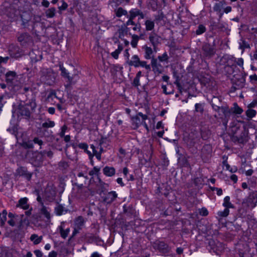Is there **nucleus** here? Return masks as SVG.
<instances>
[{"label":"nucleus","instance_id":"obj_62","mask_svg":"<svg viewBox=\"0 0 257 257\" xmlns=\"http://www.w3.org/2000/svg\"><path fill=\"white\" fill-rule=\"evenodd\" d=\"M90 257H101V254L97 251L93 252L90 255Z\"/></svg>","mask_w":257,"mask_h":257},{"label":"nucleus","instance_id":"obj_29","mask_svg":"<svg viewBox=\"0 0 257 257\" xmlns=\"http://www.w3.org/2000/svg\"><path fill=\"white\" fill-rule=\"evenodd\" d=\"M139 117L140 116L137 114L136 115L131 118L132 124L137 128L139 127L142 124V122Z\"/></svg>","mask_w":257,"mask_h":257},{"label":"nucleus","instance_id":"obj_6","mask_svg":"<svg viewBox=\"0 0 257 257\" xmlns=\"http://www.w3.org/2000/svg\"><path fill=\"white\" fill-rule=\"evenodd\" d=\"M17 39L23 47H27L33 43L32 37L27 32L20 33L18 35Z\"/></svg>","mask_w":257,"mask_h":257},{"label":"nucleus","instance_id":"obj_38","mask_svg":"<svg viewBox=\"0 0 257 257\" xmlns=\"http://www.w3.org/2000/svg\"><path fill=\"white\" fill-rule=\"evenodd\" d=\"M169 58V57L167 52H164L161 56H159L158 57V59H159V61L161 62H165L168 63Z\"/></svg>","mask_w":257,"mask_h":257},{"label":"nucleus","instance_id":"obj_21","mask_svg":"<svg viewBox=\"0 0 257 257\" xmlns=\"http://www.w3.org/2000/svg\"><path fill=\"white\" fill-rule=\"evenodd\" d=\"M85 221L83 217L81 216H79L77 217L74 222L75 227L78 228V229H81L84 225Z\"/></svg>","mask_w":257,"mask_h":257},{"label":"nucleus","instance_id":"obj_7","mask_svg":"<svg viewBox=\"0 0 257 257\" xmlns=\"http://www.w3.org/2000/svg\"><path fill=\"white\" fill-rule=\"evenodd\" d=\"M149 41L153 47L154 52H157V47L161 43V38L156 33L152 32L149 34Z\"/></svg>","mask_w":257,"mask_h":257},{"label":"nucleus","instance_id":"obj_42","mask_svg":"<svg viewBox=\"0 0 257 257\" xmlns=\"http://www.w3.org/2000/svg\"><path fill=\"white\" fill-rule=\"evenodd\" d=\"M139 39H138V35H133L132 36V40L131 44L133 48H136L138 45Z\"/></svg>","mask_w":257,"mask_h":257},{"label":"nucleus","instance_id":"obj_37","mask_svg":"<svg viewBox=\"0 0 257 257\" xmlns=\"http://www.w3.org/2000/svg\"><path fill=\"white\" fill-rule=\"evenodd\" d=\"M55 13H56L55 8H51L46 11V17L48 18H52L55 16Z\"/></svg>","mask_w":257,"mask_h":257},{"label":"nucleus","instance_id":"obj_50","mask_svg":"<svg viewBox=\"0 0 257 257\" xmlns=\"http://www.w3.org/2000/svg\"><path fill=\"white\" fill-rule=\"evenodd\" d=\"M234 62L236 63V64L242 67L243 65V59L242 58H238L237 59L234 58Z\"/></svg>","mask_w":257,"mask_h":257},{"label":"nucleus","instance_id":"obj_49","mask_svg":"<svg viewBox=\"0 0 257 257\" xmlns=\"http://www.w3.org/2000/svg\"><path fill=\"white\" fill-rule=\"evenodd\" d=\"M32 141L33 142V144H38L40 147L43 144V142L42 141V140L38 137L34 138V139L32 140Z\"/></svg>","mask_w":257,"mask_h":257},{"label":"nucleus","instance_id":"obj_56","mask_svg":"<svg viewBox=\"0 0 257 257\" xmlns=\"http://www.w3.org/2000/svg\"><path fill=\"white\" fill-rule=\"evenodd\" d=\"M120 53L116 49L113 52L111 53V55L113 58L117 59L118 58V55Z\"/></svg>","mask_w":257,"mask_h":257},{"label":"nucleus","instance_id":"obj_54","mask_svg":"<svg viewBox=\"0 0 257 257\" xmlns=\"http://www.w3.org/2000/svg\"><path fill=\"white\" fill-rule=\"evenodd\" d=\"M77 177L80 179L81 178H83V182L86 183V181L88 180V177L87 176H84V174L82 172H80L77 175Z\"/></svg>","mask_w":257,"mask_h":257},{"label":"nucleus","instance_id":"obj_47","mask_svg":"<svg viewBox=\"0 0 257 257\" xmlns=\"http://www.w3.org/2000/svg\"><path fill=\"white\" fill-rule=\"evenodd\" d=\"M195 108L196 112L202 113L204 111L203 106L201 103H196L195 105Z\"/></svg>","mask_w":257,"mask_h":257},{"label":"nucleus","instance_id":"obj_24","mask_svg":"<svg viewBox=\"0 0 257 257\" xmlns=\"http://www.w3.org/2000/svg\"><path fill=\"white\" fill-rule=\"evenodd\" d=\"M230 110H231V114H241L243 111V109L236 102L233 103V106L230 108Z\"/></svg>","mask_w":257,"mask_h":257},{"label":"nucleus","instance_id":"obj_18","mask_svg":"<svg viewBox=\"0 0 257 257\" xmlns=\"http://www.w3.org/2000/svg\"><path fill=\"white\" fill-rule=\"evenodd\" d=\"M40 211L47 219H49L51 218V209L50 208L45 206L43 203H41V208H40Z\"/></svg>","mask_w":257,"mask_h":257},{"label":"nucleus","instance_id":"obj_26","mask_svg":"<svg viewBox=\"0 0 257 257\" xmlns=\"http://www.w3.org/2000/svg\"><path fill=\"white\" fill-rule=\"evenodd\" d=\"M217 101H218L219 102H220V101H221L220 98L218 97L213 96V97L211 100V102L210 103L213 109L216 112H217L220 109V107H221V106L217 105L214 103V102H216Z\"/></svg>","mask_w":257,"mask_h":257},{"label":"nucleus","instance_id":"obj_61","mask_svg":"<svg viewBox=\"0 0 257 257\" xmlns=\"http://www.w3.org/2000/svg\"><path fill=\"white\" fill-rule=\"evenodd\" d=\"M48 112L51 114H54L55 112V108L53 107H50L48 108Z\"/></svg>","mask_w":257,"mask_h":257},{"label":"nucleus","instance_id":"obj_44","mask_svg":"<svg viewBox=\"0 0 257 257\" xmlns=\"http://www.w3.org/2000/svg\"><path fill=\"white\" fill-rule=\"evenodd\" d=\"M127 14L126 11L123 10L121 8H119L116 13V15L117 17H120L122 15H125Z\"/></svg>","mask_w":257,"mask_h":257},{"label":"nucleus","instance_id":"obj_60","mask_svg":"<svg viewBox=\"0 0 257 257\" xmlns=\"http://www.w3.org/2000/svg\"><path fill=\"white\" fill-rule=\"evenodd\" d=\"M230 179L234 183H236L237 181L238 178L237 176L235 174H232L230 176Z\"/></svg>","mask_w":257,"mask_h":257},{"label":"nucleus","instance_id":"obj_9","mask_svg":"<svg viewBox=\"0 0 257 257\" xmlns=\"http://www.w3.org/2000/svg\"><path fill=\"white\" fill-rule=\"evenodd\" d=\"M202 50L203 55L208 58L212 57L216 53L214 47L209 43L203 45Z\"/></svg>","mask_w":257,"mask_h":257},{"label":"nucleus","instance_id":"obj_16","mask_svg":"<svg viewBox=\"0 0 257 257\" xmlns=\"http://www.w3.org/2000/svg\"><path fill=\"white\" fill-rule=\"evenodd\" d=\"M142 49L144 51V57L146 59H151L154 58V49L153 48H151L147 46V45H144Z\"/></svg>","mask_w":257,"mask_h":257},{"label":"nucleus","instance_id":"obj_19","mask_svg":"<svg viewBox=\"0 0 257 257\" xmlns=\"http://www.w3.org/2000/svg\"><path fill=\"white\" fill-rule=\"evenodd\" d=\"M145 30L146 31H152L155 28V20L150 19H147L145 21Z\"/></svg>","mask_w":257,"mask_h":257},{"label":"nucleus","instance_id":"obj_40","mask_svg":"<svg viewBox=\"0 0 257 257\" xmlns=\"http://www.w3.org/2000/svg\"><path fill=\"white\" fill-rule=\"evenodd\" d=\"M229 213V210L225 208L223 211H219L217 212V215L220 217H226Z\"/></svg>","mask_w":257,"mask_h":257},{"label":"nucleus","instance_id":"obj_33","mask_svg":"<svg viewBox=\"0 0 257 257\" xmlns=\"http://www.w3.org/2000/svg\"><path fill=\"white\" fill-rule=\"evenodd\" d=\"M128 32V28H127L126 25L122 26L118 30L119 38H121L125 35L127 34Z\"/></svg>","mask_w":257,"mask_h":257},{"label":"nucleus","instance_id":"obj_10","mask_svg":"<svg viewBox=\"0 0 257 257\" xmlns=\"http://www.w3.org/2000/svg\"><path fill=\"white\" fill-rule=\"evenodd\" d=\"M16 176L23 177L29 181L31 180L32 173L28 172L26 168L20 167L16 171Z\"/></svg>","mask_w":257,"mask_h":257},{"label":"nucleus","instance_id":"obj_3","mask_svg":"<svg viewBox=\"0 0 257 257\" xmlns=\"http://www.w3.org/2000/svg\"><path fill=\"white\" fill-rule=\"evenodd\" d=\"M217 113L222 119L223 124L226 126L231 115V110L227 106H222Z\"/></svg>","mask_w":257,"mask_h":257},{"label":"nucleus","instance_id":"obj_1","mask_svg":"<svg viewBox=\"0 0 257 257\" xmlns=\"http://www.w3.org/2000/svg\"><path fill=\"white\" fill-rule=\"evenodd\" d=\"M127 64L130 66H134L136 68L141 67L145 68L147 70H151V66L147 64L145 61H141L140 58L137 55H133L131 59L127 60Z\"/></svg>","mask_w":257,"mask_h":257},{"label":"nucleus","instance_id":"obj_25","mask_svg":"<svg viewBox=\"0 0 257 257\" xmlns=\"http://www.w3.org/2000/svg\"><path fill=\"white\" fill-rule=\"evenodd\" d=\"M60 233L61 236L65 239L67 236L70 232V228H67L66 229H64V225L61 224L60 226H59Z\"/></svg>","mask_w":257,"mask_h":257},{"label":"nucleus","instance_id":"obj_20","mask_svg":"<svg viewBox=\"0 0 257 257\" xmlns=\"http://www.w3.org/2000/svg\"><path fill=\"white\" fill-rule=\"evenodd\" d=\"M103 174L108 177H112L115 173V169L113 167L105 166L103 169Z\"/></svg>","mask_w":257,"mask_h":257},{"label":"nucleus","instance_id":"obj_34","mask_svg":"<svg viewBox=\"0 0 257 257\" xmlns=\"http://www.w3.org/2000/svg\"><path fill=\"white\" fill-rule=\"evenodd\" d=\"M8 214L6 210H3L2 213H0V224L2 226L5 225L7 220V215Z\"/></svg>","mask_w":257,"mask_h":257},{"label":"nucleus","instance_id":"obj_45","mask_svg":"<svg viewBox=\"0 0 257 257\" xmlns=\"http://www.w3.org/2000/svg\"><path fill=\"white\" fill-rule=\"evenodd\" d=\"M23 146L25 148L32 149L34 147V144L32 140H29L23 143Z\"/></svg>","mask_w":257,"mask_h":257},{"label":"nucleus","instance_id":"obj_32","mask_svg":"<svg viewBox=\"0 0 257 257\" xmlns=\"http://www.w3.org/2000/svg\"><path fill=\"white\" fill-rule=\"evenodd\" d=\"M55 125V122L51 120L49 118H48L45 122H43L41 125L42 127L44 128L53 127Z\"/></svg>","mask_w":257,"mask_h":257},{"label":"nucleus","instance_id":"obj_46","mask_svg":"<svg viewBox=\"0 0 257 257\" xmlns=\"http://www.w3.org/2000/svg\"><path fill=\"white\" fill-rule=\"evenodd\" d=\"M199 214L202 216H206L208 215V211L205 207H202L199 209Z\"/></svg>","mask_w":257,"mask_h":257},{"label":"nucleus","instance_id":"obj_39","mask_svg":"<svg viewBox=\"0 0 257 257\" xmlns=\"http://www.w3.org/2000/svg\"><path fill=\"white\" fill-rule=\"evenodd\" d=\"M90 148H91V149L92 150V152H93V155H95L96 159L98 160V161H100L101 160V152H98L96 149H95V146L93 145H91L90 146Z\"/></svg>","mask_w":257,"mask_h":257},{"label":"nucleus","instance_id":"obj_27","mask_svg":"<svg viewBox=\"0 0 257 257\" xmlns=\"http://www.w3.org/2000/svg\"><path fill=\"white\" fill-rule=\"evenodd\" d=\"M141 10L138 9H132L129 12V19L128 20L133 21L134 19L137 16H138L140 14Z\"/></svg>","mask_w":257,"mask_h":257},{"label":"nucleus","instance_id":"obj_58","mask_svg":"<svg viewBox=\"0 0 257 257\" xmlns=\"http://www.w3.org/2000/svg\"><path fill=\"white\" fill-rule=\"evenodd\" d=\"M68 7V5L66 3L63 2L62 5L59 7L60 10L64 11Z\"/></svg>","mask_w":257,"mask_h":257},{"label":"nucleus","instance_id":"obj_51","mask_svg":"<svg viewBox=\"0 0 257 257\" xmlns=\"http://www.w3.org/2000/svg\"><path fill=\"white\" fill-rule=\"evenodd\" d=\"M78 147L79 148L84 150V151H87L88 148V145L85 143H82L78 144Z\"/></svg>","mask_w":257,"mask_h":257},{"label":"nucleus","instance_id":"obj_15","mask_svg":"<svg viewBox=\"0 0 257 257\" xmlns=\"http://www.w3.org/2000/svg\"><path fill=\"white\" fill-rule=\"evenodd\" d=\"M17 77V73L14 71H8L5 74L6 81L8 84H13Z\"/></svg>","mask_w":257,"mask_h":257},{"label":"nucleus","instance_id":"obj_28","mask_svg":"<svg viewBox=\"0 0 257 257\" xmlns=\"http://www.w3.org/2000/svg\"><path fill=\"white\" fill-rule=\"evenodd\" d=\"M67 211L66 208L62 204H59L55 208V212L57 215H61L67 212Z\"/></svg>","mask_w":257,"mask_h":257},{"label":"nucleus","instance_id":"obj_22","mask_svg":"<svg viewBox=\"0 0 257 257\" xmlns=\"http://www.w3.org/2000/svg\"><path fill=\"white\" fill-rule=\"evenodd\" d=\"M225 5H226L225 1L224 0L221 1L215 4L213 8V10L216 12H221Z\"/></svg>","mask_w":257,"mask_h":257},{"label":"nucleus","instance_id":"obj_12","mask_svg":"<svg viewBox=\"0 0 257 257\" xmlns=\"http://www.w3.org/2000/svg\"><path fill=\"white\" fill-rule=\"evenodd\" d=\"M44 160L43 155L41 153L36 152L33 154L32 163L35 166H40Z\"/></svg>","mask_w":257,"mask_h":257},{"label":"nucleus","instance_id":"obj_5","mask_svg":"<svg viewBox=\"0 0 257 257\" xmlns=\"http://www.w3.org/2000/svg\"><path fill=\"white\" fill-rule=\"evenodd\" d=\"M37 104L35 99H31L21 108L22 115L29 116L31 111L35 110Z\"/></svg>","mask_w":257,"mask_h":257},{"label":"nucleus","instance_id":"obj_35","mask_svg":"<svg viewBox=\"0 0 257 257\" xmlns=\"http://www.w3.org/2000/svg\"><path fill=\"white\" fill-rule=\"evenodd\" d=\"M124 213L128 216H131L134 213V210L132 207H127L125 205L123 206Z\"/></svg>","mask_w":257,"mask_h":257},{"label":"nucleus","instance_id":"obj_48","mask_svg":"<svg viewBox=\"0 0 257 257\" xmlns=\"http://www.w3.org/2000/svg\"><path fill=\"white\" fill-rule=\"evenodd\" d=\"M100 168L97 167H94L92 170L89 172V175L90 176H93L94 175L97 174V173L99 172Z\"/></svg>","mask_w":257,"mask_h":257},{"label":"nucleus","instance_id":"obj_17","mask_svg":"<svg viewBox=\"0 0 257 257\" xmlns=\"http://www.w3.org/2000/svg\"><path fill=\"white\" fill-rule=\"evenodd\" d=\"M60 67V70L61 71V74L62 76L63 77L67 79L68 82L69 84H71L72 80L73 78L71 77L69 75V73L68 72V71L64 68L63 66V65L60 64L59 65Z\"/></svg>","mask_w":257,"mask_h":257},{"label":"nucleus","instance_id":"obj_14","mask_svg":"<svg viewBox=\"0 0 257 257\" xmlns=\"http://www.w3.org/2000/svg\"><path fill=\"white\" fill-rule=\"evenodd\" d=\"M126 25L128 28V31L133 30L134 32H140L141 30V25L138 23H136L134 21L128 20L126 22Z\"/></svg>","mask_w":257,"mask_h":257},{"label":"nucleus","instance_id":"obj_23","mask_svg":"<svg viewBox=\"0 0 257 257\" xmlns=\"http://www.w3.org/2000/svg\"><path fill=\"white\" fill-rule=\"evenodd\" d=\"M210 27L212 30H222L225 27L223 24L219 22V19L218 22H212L211 23Z\"/></svg>","mask_w":257,"mask_h":257},{"label":"nucleus","instance_id":"obj_36","mask_svg":"<svg viewBox=\"0 0 257 257\" xmlns=\"http://www.w3.org/2000/svg\"><path fill=\"white\" fill-rule=\"evenodd\" d=\"M246 116L249 118L251 119L254 117L256 114V111L252 109H248L245 111Z\"/></svg>","mask_w":257,"mask_h":257},{"label":"nucleus","instance_id":"obj_52","mask_svg":"<svg viewBox=\"0 0 257 257\" xmlns=\"http://www.w3.org/2000/svg\"><path fill=\"white\" fill-rule=\"evenodd\" d=\"M67 128V127L65 125H64L61 127V131L60 133H59V136L61 138H63V137H64L65 133V132H66Z\"/></svg>","mask_w":257,"mask_h":257},{"label":"nucleus","instance_id":"obj_53","mask_svg":"<svg viewBox=\"0 0 257 257\" xmlns=\"http://www.w3.org/2000/svg\"><path fill=\"white\" fill-rule=\"evenodd\" d=\"M140 78H139L138 77H135V78L134 79L133 82V84L134 86L138 87L139 86H140L141 85V84L140 83Z\"/></svg>","mask_w":257,"mask_h":257},{"label":"nucleus","instance_id":"obj_57","mask_svg":"<svg viewBox=\"0 0 257 257\" xmlns=\"http://www.w3.org/2000/svg\"><path fill=\"white\" fill-rule=\"evenodd\" d=\"M138 115L141 116L143 119V121H145L146 120H147L148 118V117L147 115L144 114L142 112H139L138 113Z\"/></svg>","mask_w":257,"mask_h":257},{"label":"nucleus","instance_id":"obj_64","mask_svg":"<svg viewBox=\"0 0 257 257\" xmlns=\"http://www.w3.org/2000/svg\"><path fill=\"white\" fill-rule=\"evenodd\" d=\"M57 255V253L55 251H52L49 252L48 256L49 257H56Z\"/></svg>","mask_w":257,"mask_h":257},{"label":"nucleus","instance_id":"obj_4","mask_svg":"<svg viewBox=\"0 0 257 257\" xmlns=\"http://www.w3.org/2000/svg\"><path fill=\"white\" fill-rule=\"evenodd\" d=\"M29 199L27 197H23L20 198L18 203L16 204V207L23 209L26 210L25 212L27 216H30L32 214L33 208L30 207V204L28 203Z\"/></svg>","mask_w":257,"mask_h":257},{"label":"nucleus","instance_id":"obj_2","mask_svg":"<svg viewBox=\"0 0 257 257\" xmlns=\"http://www.w3.org/2000/svg\"><path fill=\"white\" fill-rule=\"evenodd\" d=\"M101 198L103 202L106 204H110L116 200L117 194L114 191H101L100 194Z\"/></svg>","mask_w":257,"mask_h":257},{"label":"nucleus","instance_id":"obj_63","mask_svg":"<svg viewBox=\"0 0 257 257\" xmlns=\"http://www.w3.org/2000/svg\"><path fill=\"white\" fill-rule=\"evenodd\" d=\"M251 59L253 60H257V50L254 51L252 55H251Z\"/></svg>","mask_w":257,"mask_h":257},{"label":"nucleus","instance_id":"obj_30","mask_svg":"<svg viewBox=\"0 0 257 257\" xmlns=\"http://www.w3.org/2000/svg\"><path fill=\"white\" fill-rule=\"evenodd\" d=\"M43 239L42 236H39L36 234H33L31 235L30 240L33 242V243L35 245L40 243Z\"/></svg>","mask_w":257,"mask_h":257},{"label":"nucleus","instance_id":"obj_8","mask_svg":"<svg viewBox=\"0 0 257 257\" xmlns=\"http://www.w3.org/2000/svg\"><path fill=\"white\" fill-rule=\"evenodd\" d=\"M43 79L48 85L52 84L55 80L54 74L51 69H46L42 71Z\"/></svg>","mask_w":257,"mask_h":257},{"label":"nucleus","instance_id":"obj_59","mask_svg":"<svg viewBox=\"0 0 257 257\" xmlns=\"http://www.w3.org/2000/svg\"><path fill=\"white\" fill-rule=\"evenodd\" d=\"M34 253L37 257H42L43 253L40 250L37 249L34 251Z\"/></svg>","mask_w":257,"mask_h":257},{"label":"nucleus","instance_id":"obj_31","mask_svg":"<svg viewBox=\"0 0 257 257\" xmlns=\"http://www.w3.org/2000/svg\"><path fill=\"white\" fill-rule=\"evenodd\" d=\"M230 197L229 196H226L224 197L223 200V203L222 204V205L223 207H224L226 208H233L234 206L230 202Z\"/></svg>","mask_w":257,"mask_h":257},{"label":"nucleus","instance_id":"obj_11","mask_svg":"<svg viewBox=\"0 0 257 257\" xmlns=\"http://www.w3.org/2000/svg\"><path fill=\"white\" fill-rule=\"evenodd\" d=\"M155 247L163 253H168L170 251L168 244L163 241H157L155 243Z\"/></svg>","mask_w":257,"mask_h":257},{"label":"nucleus","instance_id":"obj_55","mask_svg":"<svg viewBox=\"0 0 257 257\" xmlns=\"http://www.w3.org/2000/svg\"><path fill=\"white\" fill-rule=\"evenodd\" d=\"M249 79L250 81L252 83L256 82L257 81V75L255 74L250 75Z\"/></svg>","mask_w":257,"mask_h":257},{"label":"nucleus","instance_id":"obj_13","mask_svg":"<svg viewBox=\"0 0 257 257\" xmlns=\"http://www.w3.org/2000/svg\"><path fill=\"white\" fill-rule=\"evenodd\" d=\"M151 67L155 73L161 74L163 72V66L158 62L157 59L153 58L151 60Z\"/></svg>","mask_w":257,"mask_h":257},{"label":"nucleus","instance_id":"obj_43","mask_svg":"<svg viewBox=\"0 0 257 257\" xmlns=\"http://www.w3.org/2000/svg\"><path fill=\"white\" fill-rule=\"evenodd\" d=\"M54 98H56L59 99L60 100V102L61 103L63 102V101L62 98H59L57 96L56 93L55 92L52 91V92H50L49 94H48V95L47 96V99L48 100H50V99H53Z\"/></svg>","mask_w":257,"mask_h":257},{"label":"nucleus","instance_id":"obj_41","mask_svg":"<svg viewBox=\"0 0 257 257\" xmlns=\"http://www.w3.org/2000/svg\"><path fill=\"white\" fill-rule=\"evenodd\" d=\"M206 29L205 27L203 25H199L196 31V34L197 35L202 34L206 31Z\"/></svg>","mask_w":257,"mask_h":257}]
</instances>
